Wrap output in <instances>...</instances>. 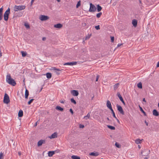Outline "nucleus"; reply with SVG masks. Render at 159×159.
I'll list each match as a JSON object with an SVG mask.
<instances>
[{"mask_svg": "<svg viewBox=\"0 0 159 159\" xmlns=\"http://www.w3.org/2000/svg\"><path fill=\"white\" fill-rule=\"evenodd\" d=\"M112 114H113V116L116 119H117V118L116 117V115H115V113H112Z\"/></svg>", "mask_w": 159, "mask_h": 159, "instance_id": "nucleus-48", "label": "nucleus"}, {"mask_svg": "<svg viewBox=\"0 0 159 159\" xmlns=\"http://www.w3.org/2000/svg\"><path fill=\"white\" fill-rule=\"evenodd\" d=\"M153 115L156 116H159V113L156 109H154L153 111Z\"/></svg>", "mask_w": 159, "mask_h": 159, "instance_id": "nucleus-11", "label": "nucleus"}, {"mask_svg": "<svg viewBox=\"0 0 159 159\" xmlns=\"http://www.w3.org/2000/svg\"><path fill=\"white\" fill-rule=\"evenodd\" d=\"M29 95V92L27 89H26L25 93V98L27 99L28 98V96Z\"/></svg>", "mask_w": 159, "mask_h": 159, "instance_id": "nucleus-21", "label": "nucleus"}, {"mask_svg": "<svg viewBox=\"0 0 159 159\" xmlns=\"http://www.w3.org/2000/svg\"><path fill=\"white\" fill-rule=\"evenodd\" d=\"M46 39V38L45 37H43V38H42V40L43 41H45V40Z\"/></svg>", "mask_w": 159, "mask_h": 159, "instance_id": "nucleus-54", "label": "nucleus"}, {"mask_svg": "<svg viewBox=\"0 0 159 159\" xmlns=\"http://www.w3.org/2000/svg\"><path fill=\"white\" fill-rule=\"evenodd\" d=\"M102 15V13L101 12H99L96 15V16L97 18H99Z\"/></svg>", "mask_w": 159, "mask_h": 159, "instance_id": "nucleus-34", "label": "nucleus"}, {"mask_svg": "<svg viewBox=\"0 0 159 159\" xmlns=\"http://www.w3.org/2000/svg\"><path fill=\"white\" fill-rule=\"evenodd\" d=\"M55 153V151H50L48 152V156L49 157H52Z\"/></svg>", "mask_w": 159, "mask_h": 159, "instance_id": "nucleus-15", "label": "nucleus"}, {"mask_svg": "<svg viewBox=\"0 0 159 159\" xmlns=\"http://www.w3.org/2000/svg\"><path fill=\"white\" fill-rule=\"evenodd\" d=\"M57 137V133L56 132H55L54 133L52 134L51 136H49V138L50 139H52L56 138Z\"/></svg>", "mask_w": 159, "mask_h": 159, "instance_id": "nucleus-12", "label": "nucleus"}, {"mask_svg": "<svg viewBox=\"0 0 159 159\" xmlns=\"http://www.w3.org/2000/svg\"><path fill=\"white\" fill-rule=\"evenodd\" d=\"M3 102L5 103L8 104L10 102V100H3Z\"/></svg>", "mask_w": 159, "mask_h": 159, "instance_id": "nucleus-36", "label": "nucleus"}, {"mask_svg": "<svg viewBox=\"0 0 159 159\" xmlns=\"http://www.w3.org/2000/svg\"><path fill=\"white\" fill-rule=\"evenodd\" d=\"M62 25L60 23H58L54 25V27L56 28L60 29L62 28Z\"/></svg>", "mask_w": 159, "mask_h": 159, "instance_id": "nucleus-10", "label": "nucleus"}, {"mask_svg": "<svg viewBox=\"0 0 159 159\" xmlns=\"http://www.w3.org/2000/svg\"><path fill=\"white\" fill-rule=\"evenodd\" d=\"M117 95L118 97L120 99H123L121 95L120 94V93L118 92L117 93Z\"/></svg>", "mask_w": 159, "mask_h": 159, "instance_id": "nucleus-33", "label": "nucleus"}, {"mask_svg": "<svg viewBox=\"0 0 159 159\" xmlns=\"http://www.w3.org/2000/svg\"><path fill=\"white\" fill-rule=\"evenodd\" d=\"M90 116V112H89L88 113V114L87 116H84V118L85 120H88L89 119Z\"/></svg>", "mask_w": 159, "mask_h": 159, "instance_id": "nucleus-22", "label": "nucleus"}, {"mask_svg": "<svg viewBox=\"0 0 159 159\" xmlns=\"http://www.w3.org/2000/svg\"><path fill=\"white\" fill-rule=\"evenodd\" d=\"M123 45V43H121V44H118V45H117V47H118L122 45Z\"/></svg>", "mask_w": 159, "mask_h": 159, "instance_id": "nucleus-50", "label": "nucleus"}, {"mask_svg": "<svg viewBox=\"0 0 159 159\" xmlns=\"http://www.w3.org/2000/svg\"><path fill=\"white\" fill-rule=\"evenodd\" d=\"M107 127L108 128L111 129V130H115V127L110 125H107Z\"/></svg>", "mask_w": 159, "mask_h": 159, "instance_id": "nucleus-27", "label": "nucleus"}, {"mask_svg": "<svg viewBox=\"0 0 159 159\" xmlns=\"http://www.w3.org/2000/svg\"><path fill=\"white\" fill-rule=\"evenodd\" d=\"M34 0H31V5L34 2Z\"/></svg>", "mask_w": 159, "mask_h": 159, "instance_id": "nucleus-59", "label": "nucleus"}, {"mask_svg": "<svg viewBox=\"0 0 159 159\" xmlns=\"http://www.w3.org/2000/svg\"><path fill=\"white\" fill-rule=\"evenodd\" d=\"M3 9L2 7L0 8V21L1 20L2 18V11Z\"/></svg>", "mask_w": 159, "mask_h": 159, "instance_id": "nucleus-16", "label": "nucleus"}, {"mask_svg": "<svg viewBox=\"0 0 159 159\" xmlns=\"http://www.w3.org/2000/svg\"><path fill=\"white\" fill-rule=\"evenodd\" d=\"M34 100H30V101L28 102V104L30 105L33 101Z\"/></svg>", "mask_w": 159, "mask_h": 159, "instance_id": "nucleus-42", "label": "nucleus"}, {"mask_svg": "<svg viewBox=\"0 0 159 159\" xmlns=\"http://www.w3.org/2000/svg\"><path fill=\"white\" fill-rule=\"evenodd\" d=\"M18 154L19 156H20L21 155V153L20 152H18Z\"/></svg>", "mask_w": 159, "mask_h": 159, "instance_id": "nucleus-56", "label": "nucleus"}, {"mask_svg": "<svg viewBox=\"0 0 159 159\" xmlns=\"http://www.w3.org/2000/svg\"><path fill=\"white\" fill-rule=\"evenodd\" d=\"M79 127L80 128H83L84 127V126L83 125L80 124V125Z\"/></svg>", "mask_w": 159, "mask_h": 159, "instance_id": "nucleus-43", "label": "nucleus"}, {"mask_svg": "<svg viewBox=\"0 0 159 159\" xmlns=\"http://www.w3.org/2000/svg\"><path fill=\"white\" fill-rule=\"evenodd\" d=\"M91 35V34H89L88 36H87L85 37V39L86 40L89 39Z\"/></svg>", "mask_w": 159, "mask_h": 159, "instance_id": "nucleus-39", "label": "nucleus"}, {"mask_svg": "<svg viewBox=\"0 0 159 159\" xmlns=\"http://www.w3.org/2000/svg\"><path fill=\"white\" fill-rule=\"evenodd\" d=\"M116 106L117 107L118 110L120 112V113L122 115H124V112L122 107L117 104L116 105Z\"/></svg>", "mask_w": 159, "mask_h": 159, "instance_id": "nucleus-5", "label": "nucleus"}, {"mask_svg": "<svg viewBox=\"0 0 159 159\" xmlns=\"http://www.w3.org/2000/svg\"><path fill=\"white\" fill-rule=\"evenodd\" d=\"M2 56V53L0 51V57H1Z\"/></svg>", "mask_w": 159, "mask_h": 159, "instance_id": "nucleus-58", "label": "nucleus"}, {"mask_svg": "<svg viewBox=\"0 0 159 159\" xmlns=\"http://www.w3.org/2000/svg\"><path fill=\"white\" fill-rule=\"evenodd\" d=\"M3 99H9V97L7 94L5 93Z\"/></svg>", "mask_w": 159, "mask_h": 159, "instance_id": "nucleus-28", "label": "nucleus"}, {"mask_svg": "<svg viewBox=\"0 0 159 159\" xmlns=\"http://www.w3.org/2000/svg\"><path fill=\"white\" fill-rule=\"evenodd\" d=\"M139 108L140 111L143 114L144 116H146V112L143 111V108L141 107L139 105Z\"/></svg>", "mask_w": 159, "mask_h": 159, "instance_id": "nucleus-23", "label": "nucleus"}, {"mask_svg": "<svg viewBox=\"0 0 159 159\" xmlns=\"http://www.w3.org/2000/svg\"><path fill=\"white\" fill-rule=\"evenodd\" d=\"M49 19V17L47 16L43 15H41L39 17V19L41 21H45L48 20Z\"/></svg>", "mask_w": 159, "mask_h": 159, "instance_id": "nucleus-6", "label": "nucleus"}, {"mask_svg": "<svg viewBox=\"0 0 159 159\" xmlns=\"http://www.w3.org/2000/svg\"><path fill=\"white\" fill-rule=\"evenodd\" d=\"M97 10L98 12L100 11L102 9V7L99 5H97Z\"/></svg>", "mask_w": 159, "mask_h": 159, "instance_id": "nucleus-25", "label": "nucleus"}, {"mask_svg": "<svg viewBox=\"0 0 159 159\" xmlns=\"http://www.w3.org/2000/svg\"><path fill=\"white\" fill-rule=\"evenodd\" d=\"M21 54H22V56L23 57H25L26 55H27V53L25 52H24V51H22L21 52Z\"/></svg>", "mask_w": 159, "mask_h": 159, "instance_id": "nucleus-32", "label": "nucleus"}, {"mask_svg": "<svg viewBox=\"0 0 159 159\" xmlns=\"http://www.w3.org/2000/svg\"><path fill=\"white\" fill-rule=\"evenodd\" d=\"M95 28L97 30H99L100 29L99 25L95 26Z\"/></svg>", "mask_w": 159, "mask_h": 159, "instance_id": "nucleus-40", "label": "nucleus"}, {"mask_svg": "<svg viewBox=\"0 0 159 159\" xmlns=\"http://www.w3.org/2000/svg\"><path fill=\"white\" fill-rule=\"evenodd\" d=\"M10 9L8 8L4 14V19L5 21H7L9 18V15L10 13Z\"/></svg>", "mask_w": 159, "mask_h": 159, "instance_id": "nucleus-3", "label": "nucleus"}, {"mask_svg": "<svg viewBox=\"0 0 159 159\" xmlns=\"http://www.w3.org/2000/svg\"><path fill=\"white\" fill-rule=\"evenodd\" d=\"M55 108L57 110H59L61 111H62L64 110L63 108H61V107L59 106H57Z\"/></svg>", "mask_w": 159, "mask_h": 159, "instance_id": "nucleus-19", "label": "nucleus"}, {"mask_svg": "<svg viewBox=\"0 0 159 159\" xmlns=\"http://www.w3.org/2000/svg\"><path fill=\"white\" fill-rule=\"evenodd\" d=\"M53 70H55V72L57 75H59L60 74V73L59 72V71H61L60 69H57L54 67L53 68Z\"/></svg>", "mask_w": 159, "mask_h": 159, "instance_id": "nucleus-20", "label": "nucleus"}, {"mask_svg": "<svg viewBox=\"0 0 159 159\" xmlns=\"http://www.w3.org/2000/svg\"><path fill=\"white\" fill-rule=\"evenodd\" d=\"M99 153L98 152H91L89 154V155L91 156H98L99 155Z\"/></svg>", "mask_w": 159, "mask_h": 159, "instance_id": "nucleus-17", "label": "nucleus"}, {"mask_svg": "<svg viewBox=\"0 0 159 159\" xmlns=\"http://www.w3.org/2000/svg\"><path fill=\"white\" fill-rule=\"evenodd\" d=\"M77 64V62L76 61H74L73 62H69L65 63L64 64V65H69L70 66H73L74 65H75Z\"/></svg>", "mask_w": 159, "mask_h": 159, "instance_id": "nucleus-9", "label": "nucleus"}, {"mask_svg": "<svg viewBox=\"0 0 159 159\" xmlns=\"http://www.w3.org/2000/svg\"><path fill=\"white\" fill-rule=\"evenodd\" d=\"M23 116V111L22 110H20L18 112V116L19 117H21Z\"/></svg>", "mask_w": 159, "mask_h": 159, "instance_id": "nucleus-18", "label": "nucleus"}, {"mask_svg": "<svg viewBox=\"0 0 159 159\" xmlns=\"http://www.w3.org/2000/svg\"><path fill=\"white\" fill-rule=\"evenodd\" d=\"M123 103V104L125 105V102L124 101V100H120Z\"/></svg>", "mask_w": 159, "mask_h": 159, "instance_id": "nucleus-52", "label": "nucleus"}, {"mask_svg": "<svg viewBox=\"0 0 159 159\" xmlns=\"http://www.w3.org/2000/svg\"><path fill=\"white\" fill-rule=\"evenodd\" d=\"M157 67H159V61L158 62L157 64Z\"/></svg>", "mask_w": 159, "mask_h": 159, "instance_id": "nucleus-51", "label": "nucleus"}, {"mask_svg": "<svg viewBox=\"0 0 159 159\" xmlns=\"http://www.w3.org/2000/svg\"><path fill=\"white\" fill-rule=\"evenodd\" d=\"M82 25L84 26H85L86 25V24L85 23H84L82 24Z\"/></svg>", "mask_w": 159, "mask_h": 159, "instance_id": "nucleus-60", "label": "nucleus"}, {"mask_svg": "<svg viewBox=\"0 0 159 159\" xmlns=\"http://www.w3.org/2000/svg\"><path fill=\"white\" fill-rule=\"evenodd\" d=\"M71 94L74 96H77L79 94V93L77 90H72L71 91Z\"/></svg>", "mask_w": 159, "mask_h": 159, "instance_id": "nucleus-7", "label": "nucleus"}, {"mask_svg": "<svg viewBox=\"0 0 159 159\" xmlns=\"http://www.w3.org/2000/svg\"><path fill=\"white\" fill-rule=\"evenodd\" d=\"M97 10V8L92 3H90V8L89 10V12H95Z\"/></svg>", "mask_w": 159, "mask_h": 159, "instance_id": "nucleus-4", "label": "nucleus"}, {"mask_svg": "<svg viewBox=\"0 0 159 159\" xmlns=\"http://www.w3.org/2000/svg\"><path fill=\"white\" fill-rule=\"evenodd\" d=\"M139 0V3L140 4H141V0Z\"/></svg>", "mask_w": 159, "mask_h": 159, "instance_id": "nucleus-63", "label": "nucleus"}, {"mask_svg": "<svg viewBox=\"0 0 159 159\" xmlns=\"http://www.w3.org/2000/svg\"><path fill=\"white\" fill-rule=\"evenodd\" d=\"M60 103H64V101L62 100L60 101Z\"/></svg>", "mask_w": 159, "mask_h": 159, "instance_id": "nucleus-62", "label": "nucleus"}, {"mask_svg": "<svg viewBox=\"0 0 159 159\" xmlns=\"http://www.w3.org/2000/svg\"><path fill=\"white\" fill-rule=\"evenodd\" d=\"M99 77V76L98 75H97L96 77V81H98Z\"/></svg>", "mask_w": 159, "mask_h": 159, "instance_id": "nucleus-46", "label": "nucleus"}, {"mask_svg": "<svg viewBox=\"0 0 159 159\" xmlns=\"http://www.w3.org/2000/svg\"><path fill=\"white\" fill-rule=\"evenodd\" d=\"M38 121L36 122L35 123V124L34 125V126H37V123H38Z\"/></svg>", "mask_w": 159, "mask_h": 159, "instance_id": "nucleus-57", "label": "nucleus"}, {"mask_svg": "<svg viewBox=\"0 0 159 159\" xmlns=\"http://www.w3.org/2000/svg\"><path fill=\"white\" fill-rule=\"evenodd\" d=\"M6 81L8 83L13 86H15L16 85V83L14 80L11 78L10 74H8L7 75Z\"/></svg>", "mask_w": 159, "mask_h": 159, "instance_id": "nucleus-1", "label": "nucleus"}, {"mask_svg": "<svg viewBox=\"0 0 159 159\" xmlns=\"http://www.w3.org/2000/svg\"><path fill=\"white\" fill-rule=\"evenodd\" d=\"M107 120H108V121H109V120H110V119H109V118L107 117Z\"/></svg>", "mask_w": 159, "mask_h": 159, "instance_id": "nucleus-64", "label": "nucleus"}, {"mask_svg": "<svg viewBox=\"0 0 159 159\" xmlns=\"http://www.w3.org/2000/svg\"><path fill=\"white\" fill-rule=\"evenodd\" d=\"M111 42H113L114 41V37L113 36V37L111 36Z\"/></svg>", "mask_w": 159, "mask_h": 159, "instance_id": "nucleus-41", "label": "nucleus"}, {"mask_svg": "<svg viewBox=\"0 0 159 159\" xmlns=\"http://www.w3.org/2000/svg\"><path fill=\"white\" fill-rule=\"evenodd\" d=\"M115 146L118 148H120V145L117 143L116 142L115 144Z\"/></svg>", "mask_w": 159, "mask_h": 159, "instance_id": "nucleus-38", "label": "nucleus"}, {"mask_svg": "<svg viewBox=\"0 0 159 159\" xmlns=\"http://www.w3.org/2000/svg\"><path fill=\"white\" fill-rule=\"evenodd\" d=\"M70 111L71 112V113L72 114H73L74 112H73V111L72 110V109L71 108H70Z\"/></svg>", "mask_w": 159, "mask_h": 159, "instance_id": "nucleus-45", "label": "nucleus"}, {"mask_svg": "<svg viewBox=\"0 0 159 159\" xmlns=\"http://www.w3.org/2000/svg\"><path fill=\"white\" fill-rule=\"evenodd\" d=\"M137 87L138 88H139V89H142V84L141 82L137 84Z\"/></svg>", "mask_w": 159, "mask_h": 159, "instance_id": "nucleus-30", "label": "nucleus"}, {"mask_svg": "<svg viewBox=\"0 0 159 159\" xmlns=\"http://www.w3.org/2000/svg\"><path fill=\"white\" fill-rule=\"evenodd\" d=\"M145 123L146 125L148 126V123L147 122L146 120L145 121Z\"/></svg>", "mask_w": 159, "mask_h": 159, "instance_id": "nucleus-53", "label": "nucleus"}, {"mask_svg": "<svg viewBox=\"0 0 159 159\" xmlns=\"http://www.w3.org/2000/svg\"><path fill=\"white\" fill-rule=\"evenodd\" d=\"M80 5V1H79L76 4V7L77 8H78Z\"/></svg>", "mask_w": 159, "mask_h": 159, "instance_id": "nucleus-37", "label": "nucleus"}, {"mask_svg": "<svg viewBox=\"0 0 159 159\" xmlns=\"http://www.w3.org/2000/svg\"><path fill=\"white\" fill-rule=\"evenodd\" d=\"M3 156V153L2 152L0 153V158H2V157Z\"/></svg>", "mask_w": 159, "mask_h": 159, "instance_id": "nucleus-49", "label": "nucleus"}, {"mask_svg": "<svg viewBox=\"0 0 159 159\" xmlns=\"http://www.w3.org/2000/svg\"><path fill=\"white\" fill-rule=\"evenodd\" d=\"M25 8V6L21 5V6L15 5L14 7L13 10L15 11H21L24 10Z\"/></svg>", "mask_w": 159, "mask_h": 159, "instance_id": "nucleus-2", "label": "nucleus"}, {"mask_svg": "<svg viewBox=\"0 0 159 159\" xmlns=\"http://www.w3.org/2000/svg\"><path fill=\"white\" fill-rule=\"evenodd\" d=\"M119 84L117 83L114 86V90H116L118 88Z\"/></svg>", "mask_w": 159, "mask_h": 159, "instance_id": "nucleus-29", "label": "nucleus"}, {"mask_svg": "<svg viewBox=\"0 0 159 159\" xmlns=\"http://www.w3.org/2000/svg\"><path fill=\"white\" fill-rule=\"evenodd\" d=\"M71 158L72 159H80V157L75 155L72 156Z\"/></svg>", "mask_w": 159, "mask_h": 159, "instance_id": "nucleus-24", "label": "nucleus"}, {"mask_svg": "<svg viewBox=\"0 0 159 159\" xmlns=\"http://www.w3.org/2000/svg\"><path fill=\"white\" fill-rule=\"evenodd\" d=\"M141 140H140L139 139H137L135 141V143L137 144H138L139 143H141Z\"/></svg>", "mask_w": 159, "mask_h": 159, "instance_id": "nucleus-31", "label": "nucleus"}, {"mask_svg": "<svg viewBox=\"0 0 159 159\" xmlns=\"http://www.w3.org/2000/svg\"><path fill=\"white\" fill-rule=\"evenodd\" d=\"M47 77L48 79H50L52 77V74L50 73H47L46 74Z\"/></svg>", "mask_w": 159, "mask_h": 159, "instance_id": "nucleus-26", "label": "nucleus"}, {"mask_svg": "<svg viewBox=\"0 0 159 159\" xmlns=\"http://www.w3.org/2000/svg\"><path fill=\"white\" fill-rule=\"evenodd\" d=\"M116 119L117 120V122H118L119 123L120 121L117 118V119Z\"/></svg>", "mask_w": 159, "mask_h": 159, "instance_id": "nucleus-61", "label": "nucleus"}, {"mask_svg": "<svg viewBox=\"0 0 159 159\" xmlns=\"http://www.w3.org/2000/svg\"><path fill=\"white\" fill-rule=\"evenodd\" d=\"M24 25L25 26V27L27 29H29L30 28V26L29 25L28 23H25L24 24Z\"/></svg>", "mask_w": 159, "mask_h": 159, "instance_id": "nucleus-35", "label": "nucleus"}, {"mask_svg": "<svg viewBox=\"0 0 159 159\" xmlns=\"http://www.w3.org/2000/svg\"><path fill=\"white\" fill-rule=\"evenodd\" d=\"M132 24L134 27H136L137 26V20L135 19H133L132 20Z\"/></svg>", "mask_w": 159, "mask_h": 159, "instance_id": "nucleus-13", "label": "nucleus"}, {"mask_svg": "<svg viewBox=\"0 0 159 159\" xmlns=\"http://www.w3.org/2000/svg\"><path fill=\"white\" fill-rule=\"evenodd\" d=\"M45 140L41 139L39 140L38 142V146L39 147L41 146L43 143H45Z\"/></svg>", "mask_w": 159, "mask_h": 159, "instance_id": "nucleus-8", "label": "nucleus"}, {"mask_svg": "<svg viewBox=\"0 0 159 159\" xmlns=\"http://www.w3.org/2000/svg\"><path fill=\"white\" fill-rule=\"evenodd\" d=\"M109 109H110L111 110V112H112V113H115V112H114V111H113V110L112 108V107H111V108H110Z\"/></svg>", "mask_w": 159, "mask_h": 159, "instance_id": "nucleus-47", "label": "nucleus"}, {"mask_svg": "<svg viewBox=\"0 0 159 159\" xmlns=\"http://www.w3.org/2000/svg\"><path fill=\"white\" fill-rule=\"evenodd\" d=\"M143 100V102H144V103L143 102V104H144V103H146V100Z\"/></svg>", "mask_w": 159, "mask_h": 159, "instance_id": "nucleus-55", "label": "nucleus"}, {"mask_svg": "<svg viewBox=\"0 0 159 159\" xmlns=\"http://www.w3.org/2000/svg\"><path fill=\"white\" fill-rule=\"evenodd\" d=\"M71 102L74 103L75 104H76V102L75 100H70Z\"/></svg>", "mask_w": 159, "mask_h": 159, "instance_id": "nucleus-44", "label": "nucleus"}, {"mask_svg": "<svg viewBox=\"0 0 159 159\" xmlns=\"http://www.w3.org/2000/svg\"><path fill=\"white\" fill-rule=\"evenodd\" d=\"M107 106L109 109L112 107L111 103L110 101L108 100L107 101Z\"/></svg>", "mask_w": 159, "mask_h": 159, "instance_id": "nucleus-14", "label": "nucleus"}]
</instances>
